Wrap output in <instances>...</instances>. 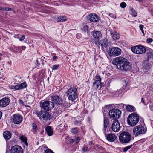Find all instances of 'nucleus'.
I'll list each match as a JSON object with an SVG mask.
<instances>
[{
	"label": "nucleus",
	"mask_w": 153,
	"mask_h": 153,
	"mask_svg": "<svg viewBox=\"0 0 153 153\" xmlns=\"http://www.w3.org/2000/svg\"><path fill=\"white\" fill-rule=\"evenodd\" d=\"M113 63L116 65L117 68L123 71H130L132 68L130 63L126 59L119 57L113 61Z\"/></svg>",
	"instance_id": "1"
},
{
	"label": "nucleus",
	"mask_w": 153,
	"mask_h": 153,
	"mask_svg": "<svg viewBox=\"0 0 153 153\" xmlns=\"http://www.w3.org/2000/svg\"><path fill=\"white\" fill-rule=\"evenodd\" d=\"M67 96L69 100L73 101L77 98L78 93L77 88L75 87L70 88L67 91Z\"/></svg>",
	"instance_id": "2"
},
{
	"label": "nucleus",
	"mask_w": 153,
	"mask_h": 153,
	"mask_svg": "<svg viewBox=\"0 0 153 153\" xmlns=\"http://www.w3.org/2000/svg\"><path fill=\"white\" fill-rule=\"evenodd\" d=\"M119 140L123 143H127L129 142L131 139V136L128 132H122L119 135Z\"/></svg>",
	"instance_id": "3"
},
{
	"label": "nucleus",
	"mask_w": 153,
	"mask_h": 153,
	"mask_svg": "<svg viewBox=\"0 0 153 153\" xmlns=\"http://www.w3.org/2000/svg\"><path fill=\"white\" fill-rule=\"evenodd\" d=\"M139 120V116L135 114H130L127 119L128 124L132 126H134L136 125Z\"/></svg>",
	"instance_id": "4"
},
{
	"label": "nucleus",
	"mask_w": 153,
	"mask_h": 153,
	"mask_svg": "<svg viewBox=\"0 0 153 153\" xmlns=\"http://www.w3.org/2000/svg\"><path fill=\"white\" fill-rule=\"evenodd\" d=\"M147 131L146 127L142 125H138L135 127L133 129V133L135 136L145 134Z\"/></svg>",
	"instance_id": "5"
},
{
	"label": "nucleus",
	"mask_w": 153,
	"mask_h": 153,
	"mask_svg": "<svg viewBox=\"0 0 153 153\" xmlns=\"http://www.w3.org/2000/svg\"><path fill=\"white\" fill-rule=\"evenodd\" d=\"M35 114L36 115L37 117L41 119L42 118L43 119L48 120H50V115L49 113L45 111H37L35 113Z\"/></svg>",
	"instance_id": "6"
},
{
	"label": "nucleus",
	"mask_w": 153,
	"mask_h": 153,
	"mask_svg": "<svg viewBox=\"0 0 153 153\" xmlns=\"http://www.w3.org/2000/svg\"><path fill=\"white\" fill-rule=\"evenodd\" d=\"M121 111L118 109H113L111 110L109 113L110 118L114 119L119 118L121 114Z\"/></svg>",
	"instance_id": "7"
},
{
	"label": "nucleus",
	"mask_w": 153,
	"mask_h": 153,
	"mask_svg": "<svg viewBox=\"0 0 153 153\" xmlns=\"http://www.w3.org/2000/svg\"><path fill=\"white\" fill-rule=\"evenodd\" d=\"M131 50L134 53L137 54H142L146 51L145 48L142 46H136L132 47L131 48Z\"/></svg>",
	"instance_id": "8"
},
{
	"label": "nucleus",
	"mask_w": 153,
	"mask_h": 153,
	"mask_svg": "<svg viewBox=\"0 0 153 153\" xmlns=\"http://www.w3.org/2000/svg\"><path fill=\"white\" fill-rule=\"evenodd\" d=\"M41 107L44 109L49 111L54 107V104L52 102L46 101L42 102Z\"/></svg>",
	"instance_id": "9"
},
{
	"label": "nucleus",
	"mask_w": 153,
	"mask_h": 153,
	"mask_svg": "<svg viewBox=\"0 0 153 153\" xmlns=\"http://www.w3.org/2000/svg\"><path fill=\"white\" fill-rule=\"evenodd\" d=\"M121 53V50L117 47H113L111 48L110 51L111 55L113 56L120 55Z\"/></svg>",
	"instance_id": "10"
},
{
	"label": "nucleus",
	"mask_w": 153,
	"mask_h": 153,
	"mask_svg": "<svg viewBox=\"0 0 153 153\" xmlns=\"http://www.w3.org/2000/svg\"><path fill=\"white\" fill-rule=\"evenodd\" d=\"M51 100L53 104L55 103L56 105H60L62 104V99L58 95H53L51 97Z\"/></svg>",
	"instance_id": "11"
},
{
	"label": "nucleus",
	"mask_w": 153,
	"mask_h": 153,
	"mask_svg": "<svg viewBox=\"0 0 153 153\" xmlns=\"http://www.w3.org/2000/svg\"><path fill=\"white\" fill-rule=\"evenodd\" d=\"M22 117L19 114H15L13 116L12 121L14 124H19L22 120Z\"/></svg>",
	"instance_id": "12"
},
{
	"label": "nucleus",
	"mask_w": 153,
	"mask_h": 153,
	"mask_svg": "<svg viewBox=\"0 0 153 153\" xmlns=\"http://www.w3.org/2000/svg\"><path fill=\"white\" fill-rule=\"evenodd\" d=\"M93 37L95 39L96 42L95 44L97 45V42L99 41L100 38L102 37V35L100 31H96L94 32H92Z\"/></svg>",
	"instance_id": "13"
},
{
	"label": "nucleus",
	"mask_w": 153,
	"mask_h": 153,
	"mask_svg": "<svg viewBox=\"0 0 153 153\" xmlns=\"http://www.w3.org/2000/svg\"><path fill=\"white\" fill-rule=\"evenodd\" d=\"M120 128L119 122L118 120H115L112 125V129L115 132L119 131Z\"/></svg>",
	"instance_id": "14"
},
{
	"label": "nucleus",
	"mask_w": 153,
	"mask_h": 153,
	"mask_svg": "<svg viewBox=\"0 0 153 153\" xmlns=\"http://www.w3.org/2000/svg\"><path fill=\"white\" fill-rule=\"evenodd\" d=\"M27 86V85L25 82H24L22 83L17 84L14 86H13L12 89H14L16 90H19L22 89L26 88Z\"/></svg>",
	"instance_id": "15"
},
{
	"label": "nucleus",
	"mask_w": 153,
	"mask_h": 153,
	"mask_svg": "<svg viewBox=\"0 0 153 153\" xmlns=\"http://www.w3.org/2000/svg\"><path fill=\"white\" fill-rule=\"evenodd\" d=\"M10 150L12 153H22L23 152L22 148L18 145L13 146Z\"/></svg>",
	"instance_id": "16"
},
{
	"label": "nucleus",
	"mask_w": 153,
	"mask_h": 153,
	"mask_svg": "<svg viewBox=\"0 0 153 153\" xmlns=\"http://www.w3.org/2000/svg\"><path fill=\"white\" fill-rule=\"evenodd\" d=\"M10 100L7 97L2 98L0 100V106L1 107H5L9 103Z\"/></svg>",
	"instance_id": "17"
},
{
	"label": "nucleus",
	"mask_w": 153,
	"mask_h": 153,
	"mask_svg": "<svg viewBox=\"0 0 153 153\" xmlns=\"http://www.w3.org/2000/svg\"><path fill=\"white\" fill-rule=\"evenodd\" d=\"M87 17L88 20L93 22H98L99 20L98 16L96 14L93 15L90 14L88 15Z\"/></svg>",
	"instance_id": "18"
},
{
	"label": "nucleus",
	"mask_w": 153,
	"mask_h": 153,
	"mask_svg": "<svg viewBox=\"0 0 153 153\" xmlns=\"http://www.w3.org/2000/svg\"><path fill=\"white\" fill-rule=\"evenodd\" d=\"M101 81V78L100 76H96L93 83V86L97 89L100 85Z\"/></svg>",
	"instance_id": "19"
},
{
	"label": "nucleus",
	"mask_w": 153,
	"mask_h": 153,
	"mask_svg": "<svg viewBox=\"0 0 153 153\" xmlns=\"http://www.w3.org/2000/svg\"><path fill=\"white\" fill-rule=\"evenodd\" d=\"M34 97L33 96L30 95H27L26 97L25 101L27 102L28 104L32 103L34 101Z\"/></svg>",
	"instance_id": "20"
},
{
	"label": "nucleus",
	"mask_w": 153,
	"mask_h": 153,
	"mask_svg": "<svg viewBox=\"0 0 153 153\" xmlns=\"http://www.w3.org/2000/svg\"><path fill=\"white\" fill-rule=\"evenodd\" d=\"M109 120L108 119L107 117H104V129H103V132L104 133L105 135H106V128L109 126Z\"/></svg>",
	"instance_id": "21"
},
{
	"label": "nucleus",
	"mask_w": 153,
	"mask_h": 153,
	"mask_svg": "<svg viewBox=\"0 0 153 153\" xmlns=\"http://www.w3.org/2000/svg\"><path fill=\"white\" fill-rule=\"evenodd\" d=\"M147 61L151 60V62H153V50L147 52L146 53Z\"/></svg>",
	"instance_id": "22"
},
{
	"label": "nucleus",
	"mask_w": 153,
	"mask_h": 153,
	"mask_svg": "<svg viewBox=\"0 0 153 153\" xmlns=\"http://www.w3.org/2000/svg\"><path fill=\"white\" fill-rule=\"evenodd\" d=\"M97 45L99 46L100 45L102 48H106L108 45L107 40L104 39L103 41L101 40L97 42Z\"/></svg>",
	"instance_id": "23"
},
{
	"label": "nucleus",
	"mask_w": 153,
	"mask_h": 153,
	"mask_svg": "<svg viewBox=\"0 0 153 153\" xmlns=\"http://www.w3.org/2000/svg\"><path fill=\"white\" fill-rule=\"evenodd\" d=\"M107 140L110 142H113L116 139V136L115 134L110 133L106 136Z\"/></svg>",
	"instance_id": "24"
},
{
	"label": "nucleus",
	"mask_w": 153,
	"mask_h": 153,
	"mask_svg": "<svg viewBox=\"0 0 153 153\" xmlns=\"http://www.w3.org/2000/svg\"><path fill=\"white\" fill-rule=\"evenodd\" d=\"M45 130L48 136H51L53 135V130L51 126H47L45 128Z\"/></svg>",
	"instance_id": "25"
},
{
	"label": "nucleus",
	"mask_w": 153,
	"mask_h": 153,
	"mask_svg": "<svg viewBox=\"0 0 153 153\" xmlns=\"http://www.w3.org/2000/svg\"><path fill=\"white\" fill-rule=\"evenodd\" d=\"M110 33L112 38L114 40H117L120 38V34L116 32H111Z\"/></svg>",
	"instance_id": "26"
},
{
	"label": "nucleus",
	"mask_w": 153,
	"mask_h": 153,
	"mask_svg": "<svg viewBox=\"0 0 153 153\" xmlns=\"http://www.w3.org/2000/svg\"><path fill=\"white\" fill-rule=\"evenodd\" d=\"M3 136L5 139L9 140L11 137V133L8 131H6L3 133Z\"/></svg>",
	"instance_id": "27"
},
{
	"label": "nucleus",
	"mask_w": 153,
	"mask_h": 153,
	"mask_svg": "<svg viewBox=\"0 0 153 153\" xmlns=\"http://www.w3.org/2000/svg\"><path fill=\"white\" fill-rule=\"evenodd\" d=\"M148 61H147V60L143 62V68L147 70H149L150 67Z\"/></svg>",
	"instance_id": "28"
},
{
	"label": "nucleus",
	"mask_w": 153,
	"mask_h": 153,
	"mask_svg": "<svg viewBox=\"0 0 153 153\" xmlns=\"http://www.w3.org/2000/svg\"><path fill=\"white\" fill-rule=\"evenodd\" d=\"M20 139L22 142L24 143L27 146H28V145L27 141V138L26 136L23 135H22L20 137Z\"/></svg>",
	"instance_id": "29"
},
{
	"label": "nucleus",
	"mask_w": 153,
	"mask_h": 153,
	"mask_svg": "<svg viewBox=\"0 0 153 153\" xmlns=\"http://www.w3.org/2000/svg\"><path fill=\"white\" fill-rule=\"evenodd\" d=\"M126 110L128 111L132 112L135 111V108L131 105H127L126 107Z\"/></svg>",
	"instance_id": "30"
},
{
	"label": "nucleus",
	"mask_w": 153,
	"mask_h": 153,
	"mask_svg": "<svg viewBox=\"0 0 153 153\" xmlns=\"http://www.w3.org/2000/svg\"><path fill=\"white\" fill-rule=\"evenodd\" d=\"M67 20V18L65 16H59L57 18L58 22H63Z\"/></svg>",
	"instance_id": "31"
},
{
	"label": "nucleus",
	"mask_w": 153,
	"mask_h": 153,
	"mask_svg": "<svg viewBox=\"0 0 153 153\" xmlns=\"http://www.w3.org/2000/svg\"><path fill=\"white\" fill-rule=\"evenodd\" d=\"M132 146V145H131L129 146H127L126 147H124L123 149V150L124 152H126L129 149H130L131 147Z\"/></svg>",
	"instance_id": "32"
},
{
	"label": "nucleus",
	"mask_w": 153,
	"mask_h": 153,
	"mask_svg": "<svg viewBox=\"0 0 153 153\" xmlns=\"http://www.w3.org/2000/svg\"><path fill=\"white\" fill-rule=\"evenodd\" d=\"M32 126L33 128L34 129V131H35L36 132L38 130V128L36 124L34 123H33L32 124Z\"/></svg>",
	"instance_id": "33"
},
{
	"label": "nucleus",
	"mask_w": 153,
	"mask_h": 153,
	"mask_svg": "<svg viewBox=\"0 0 153 153\" xmlns=\"http://www.w3.org/2000/svg\"><path fill=\"white\" fill-rule=\"evenodd\" d=\"M143 27H144V26L143 25H139V28H140V29L141 30L142 32V33L143 34V35H145V33L143 31Z\"/></svg>",
	"instance_id": "34"
},
{
	"label": "nucleus",
	"mask_w": 153,
	"mask_h": 153,
	"mask_svg": "<svg viewBox=\"0 0 153 153\" xmlns=\"http://www.w3.org/2000/svg\"><path fill=\"white\" fill-rule=\"evenodd\" d=\"M131 12L132 15L133 16L136 17L137 16V13L134 10L132 9H131Z\"/></svg>",
	"instance_id": "35"
},
{
	"label": "nucleus",
	"mask_w": 153,
	"mask_h": 153,
	"mask_svg": "<svg viewBox=\"0 0 153 153\" xmlns=\"http://www.w3.org/2000/svg\"><path fill=\"white\" fill-rule=\"evenodd\" d=\"M89 27L87 25H84L82 28V30L86 32L88 30Z\"/></svg>",
	"instance_id": "36"
},
{
	"label": "nucleus",
	"mask_w": 153,
	"mask_h": 153,
	"mask_svg": "<svg viewBox=\"0 0 153 153\" xmlns=\"http://www.w3.org/2000/svg\"><path fill=\"white\" fill-rule=\"evenodd\" d=\"M59 67V65H55L53 66L52 69L53 70H57L58 68Z\"/></svg>",
	"instance_id": "37"
},
{
	"label": "nucleus",
	"mask_w": 153,
	"mask_h": 153,
	"mask_svg": "<svg viewBox=\"0 0 153 153\" xmlns=\"http://www.w3.org/2000/svg\"><path fill=\"white\" fill-rule=\"evenodd\" d=\"M123 83H124L125 85H127L128 83V80L127 79H124L123 81Z\"/></svg>",
	"instance_id": "38"
},
{
	"label": "nucleus",
	"mask_w": 153,
	"mask_h": 153,
	"mask_svg": "<svg viewBox=\"0 0 153 153\" xmlns=\"http://www.w3.org/2000/svg\"><path fill=\"white\" fill-rule=\"evenodd\" d=\"M120 7L122 8H124L126 7V4L125 2H122L120 4Z\"/></svg>",
	"instance_id": "39"
},
{
	"label": "nucleus",
	"mask_w": 153,
	"mask_h": 153,
	"mask_svg": "<svg viewBox=\"0 0 153 153\" xmlns=\"http://www.w3.org/2000/svg\"><path fill=\"white\" fill-rule=\"evenodd\" d=\"M19 39L20 41L23 40L25 38V35H23L21 36V37H19Z\"/></svg>",
	"instance_id": "40"
},
{
	"label": "nucleus",
	"mask_w": 153,
	"mask_h": 153,
	"mask_svg": "<svg viewBox=\"0 0 153 153\" xmlns=\"http://www.w3.org/2000/svg\"><path fill=\"white\" fill-rule=\"evenodd\" d=\"M71 131L72 133H74V134H76L78 132V130L77 128H75L72 129Z\"/></svg>",
	"instance_id": "41"
},
{
	"label": "nucleus",
	"mask_w": 153,
	"mask_h": 153,
	"mask_svg": "<svg viewBox=\"0 0 153 153\" xmlns=\"http://www.w3.org/2000/svg\"><path fill=\"white\" fill-rule=\"evenodd\" d=\"M45 153H54L51 150L48 149L45 151Z\"/></svg>",
	"instance_id": "42"
},
{
	"label": "nucleus",
	"mask_w": 153,
	"mask_h": 153,
	"mask_svg": "<svg viewBox=\"0 0 153 153\" xmlns=\"http://www.w3.org/2000/svg\"><path fill=\"white\" fill-rule=\"evenodd\" d=\"M109 16H110V17L114 19H116V16L114 15V14H113L112 13H109Z\"/></svg>",
	"instance_id": "43"
},
{
	"label": "nucleus",
	"mask_w": 153,
	"mask_h": 153,
	"mask_svg": "<svg viewBox=\"0 0 153 153\" xmlns=\"http://www.w3.org/2000/svg\"><path fill=\"white\" fill-rule=\"evenodd\" d=\"M147 42L148 43H150L152 42V41L153 40L151 38H148L147 39Z\"/></svg>",
	"instance_id": "44"
},
{
	"label": "nucleus",
	"mask_w": 153,
	"mask_h": 153,
	"mask_svg": "<svg viewBox=\"0 0 153 153\" xmlns=\"http://www.w3.org/2000/svg\"><path fill=\"white\" fill-rule=\"evenodd\" d=\"M111 105H107L105 106L104 108L108 110L111 107Z\"/></svg>",
	"instance_id": "45"
},
{
	"label": "nucleus",
	"mask_w": 153,
	"mask_h": 153,
	"mask_svg": "<svg viewBox=\"0 0 153 153\" xmlns=\"http://www.w3.org/2000/svg\"><path fill=\"white\" fill-rule=\"evenodd\" d=\"M102 111L103 113L106 112L108 111V110L106 109L105 108L103 107L102 108Z\"/></svg>",
	"instance_id": "46"
},
{
	"label": "nucleus",
	"mask_w": 153,
	"mask_h": 153,
	"mask_svg": "<svg viewBox=\"0 0 153 153\" xmlns=\"http://www.w3.org/2000/svg\"><path fill=\"white\" fill-rule=\"evenodd\" d=\"M18 101H19V103L20 104H21L22 105H24V102H23V101L22 100H19Z\"/></svg>",
	"instance_id": "47"
},
{
	"label": "nucleus",
	"mask_w": 153,
	"mask_h": 153,
	"mask_svg": "<svg viewBox=\"0 0 153 153\" xmlns=\"http://www.w3.org/2000/svg\"><path fill=\"white\" fill-rule=\"evenodd\" d=\"M74 140L76 141V143H78L79 142V138L78 137H76L75 138Z\"/></svg>",
	"instance_id": "48"
},
{
	"label": "nucleus",
	"mask_w": 153,
	"mask_h": 153,
	"mask_svg": "<svg viewBox=\"0 0 153 153\" xmlns=\"http://www.w3.org/2000/svg\"><path fill=\"white\" fill-rule=\"evenodd\" d=\"M88 148L87 147H84L82 149L84 151L86 152L88 149Z\"/></svg>",
	"instance_id": "49"
},
{
	"label": "nucleus",
	"mask_w": 153,
	"mask_h": 153,
	"mask_svg": "<svg viewBox=\"0 0 153 153\" xmlns=\"http://www.w3.org/2000/svg\"><path fill=\"white\" fill-rule=\"evenodd\" d=\"M149 107L150 110L151 111H153V104L149 105Z\"/></svg>",
	"instance_id": "50"
},
{
	"label": "nucleus",
	"mask_w": 153,
	"mask_h": 153,
	"mask_svg": "<svg viewBox=\"0 0 153 153\" xmlns=\"http://www.w3.org/2000/svg\"><path fill=\"white\" fill-rule=\"evenodd\" d=\"M20 48L24 50L25 49L26 47L25 46H22L20 47Z\"/></svg>",
	"instance_id": "51"
},
{
	"label": "nucleus",
	"mask_w": 153,
	"mask_h": 153,
	"mask_svg": "<svg viewBox=\"0 0 153 153\" xmlns=\"http://www.w3.org/2000/svg\"><path fill=\"white\" fill-rule=\"evenodd\" d=\"M141 102H142L143 103H144V104H145L144 98H141Z\"/></svg>",
	"instance_id": "52"
},
{
	"label": "nucleus",
	"mask_w": 153,
	"mask_h": 153,
	"mask_svg": "<svg viewBox=\"0 0 153 153\" xmlns=\"http://www.w3.org/2000/svg\"><path fill=\"white\" fill-rule=\"evenodd\" d=\"M8 11H13V12H15V11L13 10L11 8H8Z\"/></svg>",
	"instance_id": "53"
},
{
	"label": "nucleus",
	"mask_w": 153,
	"mask_h": 153,
	"mask_svg": "<svg viewBox=\"0 0 153 153\" xmlns=\"http://www.w3.org/2000/svg\"><path fill=\"white\" fill-rule=\"evenodd\" d=\"M8 7H4V10L3 11H8Z\"/></svg>",
	"instance_id": "54"
},
{
	"label": "nucleus",
	"mask_w": 153,
	"mask_h": 153,
	"mask_svg": "<svg viewBox=\"0 0 153 153\" xmlns=\"http://www.w3.org/2000/svg\"><path fill=\"white\" fill-rule=\"evenodd\" d=\"M57 56H54L53 57V60H54L55 59H56L57 58Z\"/></svg>",
	"instance_id": "55"
},
{
	"label": "nucleus",
	"mask_w": 153,
	"mask_h": 153,
	"mask_svg": "<svg viewBox=\"0 0 153 153\" xmlns=\"http://www.w3.org/2000/svg\"><path fill=\"white\" fill-rule=\"evenodd\" d=\"M44 130H42V131H41L40 132V134L42 135H43V134L44 133Z\"/></svg>",
	"instance_id": "56"
},
{
	"label": "nucleus",
	"mask_w": 153,
	"mask_h": 153,
	"mask_svg": "<svg viewBox=\"0 0 153 153\" xmlns=\"http://www.w3.org/2000/svg\"><path fill=\"white\" fill-rule=\"evenodd\" d=\"M2 116V113L0 111V119L1 118Z\"/></svg>",
	"instance_id": "57"
},
{
	"label": "nucleus",
	"mask_w": 153,
	"mask_h": 153,
	"mask_svg": "<svg viewBox=\"0 0 153 153\" xmlns=\"http://www.w3.org/2000/svg\"><path fill=\"white\" fill-rule=\"evenodd\" d=\"M4 7H0V10H3Z\"/></svg>",
	"instance_id": "58"
},
{
	"label": "nucleus",
	"mask_w": 153,
	"mask_h": 153,
	"mask_svg": "<svg viewBox=\"0 0 153 153\" xmlns=\"http://www.w3.org/2000/svg\"><path fill=\"white\" fill-rule=\"evenodd\" d=\"M92 144H93V142H92L91 141V142H89V145H92Z\"/></svg>",
	"instance_id": "59"
},
{
	"label": "nucleus",
	"mask_w": 153,
	"mask_h": 153,
	"mask_svg": "<svg viewBox=\"0 0 153 153\" xmlns=\"http://www.w3.org/2000/svg\"><path fill=\"white\" fill-rule=\"evenodd\" d=\"M6 153H12L11 150L10 151H7Z\"/></svg>",
	"instance_id": "60"
},
{
	"label": "nucleus",
	"mask_w": 153,
	"mask_h": 153,
	"mask_svg": "<svg viewBox=\"0 0 153 153\" xmlns=\"http://www.w3.org/2000/svg\"><path fill=\"white\" fill-rule=\"evenodd\" d=\"M71 142H74V141L75 140H74L73 139H71Z\"/></svg>",
	"instance_id": "61"
},
{
	"label": "nucleus",
	"mask_w": 153,
	"mask_h": 153,
	"mask_svg": "<svg viewBox=\"0 0 153 153\" xmlns=\"http://www.w3.org/2000/svg\"><path fill=\"white\" fill-rule=\"evenodd\" d=\"M2 59V58L1 57H0V60Z\"/></svg>",
	"instance_id": "62"
},
{
	"label": "nucleus",
	"mask_w": 153,
	"mask_h": 153,
	"mask_svg": "<svg viewBox=\"0 0 153 153\" xmlns=\"http://www.w3.org/2000/svg\"><path fill=\"white\" fill-rule=\"evenodd\" d=\"M77 122H78V121H76L75 122L76 123Z\"/></svg>",
	"instance_id": "63"
},
{
	"label": "nucleus",
	"mask_w": 153,
	"mask_h": 153,
	"mask_svg": "<svg viewBox=\"0 0 153 153\" xmlns=\"http://www.w3.org/2000/svg\"><path fill=\"white\" fill-rule=\"evenodd\" d=\"M1 55H2V54H1V53H0V56H1Z\"/></svg>",
	"instance_id": "64"
}]
</instances>
